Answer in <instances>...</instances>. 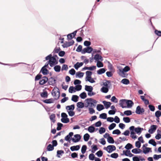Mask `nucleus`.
<instances>
[{
    "label": "nucleus",
    "instance_id": "obj_1",
    "mask_svg": "<svg viewBox=\"0 0 161 161\" xmlns=\"http://www.w3.org/2000/svg\"><path fill=\"white\" fill-rule=\"evenodd\" d=\"M86 103L88 105L85 106V107L87 108L90 105V107H95L96 104L97 103L96 100L93 99L92 98H87L86 100Z\"/></svg>",
    "mask_w": 161,
    "mask_h": 161
},
{
    "label": "nucleus",
    "instance_id": "obj_2",
    "mask_svg": "<svg viewBox=\"0 0 161 161\" xmlns=\"http://www.w3.org/2000/svg\"><path fill=\"white\" fill-rule=\"evenodd\" d=\"M82 87L81 85H77L76 88L73 86H70L69 89V92L70 93H72L76 91H79L81 90Z\"/></svg>",
    "mask_w": 161,
    "mask_h": 161
},
{
    "label": "nucleus",
    "instance_id": "obj_3",
    "mask_svg": "<svg viewBox=\"0 0 161 161\" xmlns=\"http://www.w3.org/2000/svg\"><path fill=\"white\" fill-rule=\"evenodd\" d=\"M56 92L58 93V96L57 98H55V100H58L60 96V92L59 88L57 86H54L51 92L52 95L53 97L56 96Z\"/></svg>",
    "mask_w": 161,
    "mask_h": 161
},
{
    "label": "nucleus",
    "instance_id": "obj_4",
    "mask_svg": "<svg viewBox=\"0 0 161 161\" xmlns=\"http://www.w3.org/2000/svg\"><path fill=\"white\" fill-rule=\"evenodd\" d=\"M103 149L108 153H111L116 150L115 146L114 145H109L107 147H104Z\"/></svg>",
    "mask_w": 161,
    "mask_h": 161
},
{
    "label": "nucleus",
    "instance_id": "obj_5",
    "mask_svg": "<svg viewBox=\"0 0 161 161\" xmlns=\"http://www.w3.org/2000/svg\"><path fill=\"white\" fill-rule=\"evenodd\" d=\"M134 128H135V127L134 126H131L129 128L130 132V136L133 139H136L137 137V136L135 135L136 132L134 131V130L133 129Z\"/></svg>",
    "mask_w": 161,
    "mask_h": 161
},
{
    "label": "nucleus",
    "instance_id": "obj_6",
    "mask_svg": "<svg viewBox=\"0 0 161 161\" xmlns=\"http://www.w3.org/2000/svg\"><path fill=\"white\" fill-rule=\"evenodd\" d=\"M145 112V109L143 108H141L140 106H138L136 109L135 113L139 115L143 114Z\"/></svg>",
    "mask_w": 161,
    "mask_h": 161
},
{
    "label": "nucleus",
    "instance_id": "obj_7",
    "mask_svg": "<svg viewBox=\"0 0 161 161\" xmlns=\"http://www.w3.org/2000/svg\"><path fill=\"white\" fill-rule=\"evenodd\" d=\"M93 49L91 47H88L82 49V54H84L86 53H90L93 51Z\"/></svg>",
    "mask_w": 161,
    "mask_h": 161
},
{
    "label": "nucleus",
    "instance_id": "obj_8",
    "mask_svg": "<svg viewBox=\"0 0 161 161\" xmlns=\"http://www.w3.org/2000/svg\"><path fill=\"white\" fill-rule=\"evenodd\" d=\"M75 43L74 41L72 40L70 42H65V43L62 45L63 48H67L70 46L73 45Z\"/></svg>",
    "mask_w": 161,
    "mask_h": 161
},
{
    "label": "nucleus",
    "instance_id": "obj_9",
    "mask_svg": "<svg viewBox=\"0 0 161 161\" xmlns=\"http://www.w3.org/2000/svg\"><path fill=\"white\" fill-rule=\"evenodd\" d=\"M42 80H40L39 82V84L40 85H43L48 82V78L46 76L42 77Z\"/></svg>",
    "mask_w": 161,
    "mask_h": 161
},
{
    "label": "nucleus",
    "instance_id": "obj_10",
    "mask_svg": "<svg viewBox=\"0 0 161 161\" xmlns=\"http://www.w3.org/2000/svg\"><path fill=\"white\" fill-rule=\"evenodd\" d=\"M47 89L48 88L46 87L43 90V92L40 93L41 97L44 98H47L48 96V94L47 92L46 91H45V89Z\"/></svg>",
    "mask_w": 161,
    "mask_h": 161
},
{
    "label": "nucleus",
    "instance_id": "obj_11",
    "mask_svg": "<svg viewBox=\"0 0 161 161\" xmlns=\"http://www.w3.org/2000/svg\"><path fill=\"white\" fill-rule=\"evenodd\" d=\"M158 127V126L156 125H152L150 126V128L149 129L148 132L150 134H152L155 132Z\"/></svg>",
    "mask_w": 161,
    "mask_h": 161
},
{
    "label": "nucleus",
    "instance_id": "obj_12",
    "mask_svg": "<svg viewBox=\"0 0 161 161\" xmlns=\"http://www.w3.org/2000/svg\"><path fill=\"white\" fill-rule=\"evenodd\" d=\"M74 138H73L72 142L74 143H76L79 142L81 138V136L80 134H76L74 135Z\"/></svg>",
    "mask_w": 161,
    "mask_h": 161
},
{
    "label": "nucleus",
    "instance_id": "obj_13",
    "mask_svg": "<svg viewBox=\"0 0 161 161\" xmlns=\"http://www.w3.org/2000/svg\"><path fill=\"white\" fill-rule=\"evenodd\" d=\"M133 102L130 100L126 99V108H130L134 105Z\"/></svg>",
    "mask_w": 161,
    "mask_h": 161
},
{
    "label": "nucleus",
    "instance_id": "obj_14",
    "mask_svg": "<svg viewBox=\"0 0 161 161\" xmlns=\"http://www.w3.org/2000/svg\"><path fill=\"white\" fill-rule=\"evenodd\" d=\"M94 59L95 60V62H96V61H100L99 60H100L101 61H102L103 60V58L102 57L98 54H96L95 55L94 57Z\"/></svg>",
    "mask_w": 161,
    "mask_h": 161
},
{
    "label": "nucleus",
    "instance_id": "obj_15",
    "mask_svg": "<svg viewBox=\"0 0 161 161\" xmlns=\"http://www.w3.org/2000/svg\"><path fill=\"white\" fill-rule=\"evenodd\" d=\"M126 99H121L119 101V105L120 106L123 108H126V106L124 105L126 104Z\"/></svg>",
    "mask_w": 161,
    "mask_h": 161
},
{
    "label": "nucleus",
    "instance_id": "obj_16",
    "mask_svg": "<svg viewBox=\"0 0 161 161\" xmlns=\"http://www.w3.org/2000/svg\"><path fill=\"white\" fill-rule=\"evenodd\" d=\"M55 100L54 98H50L48 99L42 100V101L45 103L47 104H50L54 103V100Z\"/></svg>",
    "mask_w": 161,
    "mask_h": 161
},
{
    "label": "nucleus",
    "instance_id": "obj_17",
    "mask_svg": "<svg viewBox=\"0 0 161 161\" xmlns=\"http://www.w3.org/2000/svg\"><path fill=\"white\" fill-rule=\"evenodd\" d=\"M91 133H92L95 131V127H94V125H92L88 127L87 129H85Z\"/></svg>",
    "mask_w": 161,
    "mask_h": 161
},
{
    "label": "nucleus",
    "instance_id": "obj_18",
    "mask_svg": "<svg viewBox=\"0 0 161 161\" xmlns=\"http://www.w3.org/2000/svg\"><path fill=\"white\" fill-rule=\"evenodd\" d=\"M118 74L119 76L123 78H127L128 75V74L126 72L119 70V72H118Z\"/></svg>",
    "mask_w": 161,
    "mask_h": 161
},
{
    "label": "nucleus",
    "instance_id": "obj_19",
    "mask_svg": "<svg viewBox=\"0 0 161 161\" xmlns=\"http://www.w3.org/2000/svg\"><path fill=\"white\" fill-rule=\"evenodd\" d=\"M42 73L43 75H45L49 73V71L46 68H42L40 71V73Z\"/></svg>",
    "mask_w": 161,
    "mask_h": 161
},
{
    "label": "nucleus",
    "instance_id": "obj_20",
    "mask_svg": "<svg viewBox=\"0 0 161 161\" xmlns=\"http://www.w3.org/2000/svg\"><path fill=\"white\" fill-rule=\"evenodd\" d=\"M133 129L134 130V131L136 132V133L138 135L140 134L142 131L143 130V128L139 126L136 128L135 127V128Z\"/></svg>",
    "mask_w": 161,
    "mask_h": 161
},
{
    "label": "nucleus",
    "instance_id": "obj_21",
    "mask_svg": "<svg viewBox=\"0 0 161 161\" xmlns=\"http://www.w3.org/2000/svg\"><path fill=\"white\" fill-rule=\"evenodd\" d=\"M102 103L104 105L105 107V108L107 109L109 108L112 104V103L110 102H107L105 100L103 101Z\"/></svg>",
    "mask_w": 161,
    "mask_h": 161
},
{
    "label": "nucleus",
    "instance_id": "obj_22",
    "mask_svg": "<svg viewBox=\"0 0 161 161\" xmlns=\"http://www.w3.org/2000/svg\"><path fill=\"white\" fill-rule=\"evenodd\" d=\"M83 64V62H77L74 64V67L76 70H77L80 67H81Z\"/></svg>",
    "mask_w": 161,
    "mask_h": 161
},
{
    "label": "nucleus",
    "instance_id": "obj_23",
    "mask_svg": "<svg viewBox=\"0 0 161 161\" xmlns=\"http://www.w3.org/2000/svg\"><path fill=\"white\" fill-rule=\"evenodd\" d=\"M75 108L74 104H72L70 105L67 106L66 107V109L68 111H74Z\"/></svg>",
    "mask_w": 161,
    "mask_h": 161
},
{
    "label": "nucleus",
    "instance_id": "obj_24",
    "mask_svg": "<svg viewBox=\"0 0 161 161\" xmlns=\"http://www.w3.org/2000/svg\"><path fill=\"white\" fill-rule=\"evenodd\" d=\"M107 70V69L105 68H102L100 69L97 70V74L98 75H101L104 73Z\"/></svg>",
    "mask_w": 161,
    "mask_h": 161
},
{
    "label": "nucleus",
    "instance_id": "obj_25",
    "mask_svg": "<svg viewBox=\"0 0 161 161\" xmlns=\"http://www.w3.org/2000/svg\"><path fill=\"white\" fill-rule=\"evenodd\" d=\"M80 148V145H77L71 147L70 149L72 151H77L79 150Z\"/></svg>",
    "mask_w": 161,
    "mask_h": 161
},
{
    "label": "nucleus",
    "instance_id": "obj_26",
    "mask_svg": "<svg viewBox=\"0 0 161 161\" xmlns=\"http://www.w3.org/2000/svg\"><path fill=\"white\" fill-rule=\"evenodd\" d=\"M131 152L134 154H138L142 152V151L140 148H136L132 150Z\"/></svg>",
    "mask_w": 161,
    "mask_h": 161
},
{
    "label": "nucleus",
    "instance_id": "obj_27",
    "mask_svg": "<svg viewBox=\"0 0 161 161\" xmlns=\"http://www.w3.org/2000/svg\"><path fill=\"white\" fill-rule=\"evenodd\" d=\"M145 149L146 150H145L144 149H143L142 152L145 154H147L149 152H152V148L148 147H145Z\"/></svg>",
    "mask_w": 161,
    "mask_h": 161
},
{
    "label": "nucleus",
    "instance_id": "obj_28",
    "mask_svg": "<svg viewBox=\"0 0 161 161\" xmlns=\"http://www.w3.org/2000/svg\"><path fill=\"white\" fill-rule=\"evenodd\" d=\"M111 81L110 80H107L106 82H103V85L104 87H107L108 88H109L110 86H111Z\"/></svg>",
    "mask_w": 161,
    "mask_h": 161
},
{
    "label": "nucleus",
    "instance_id": "obj_29",
    "mask_svg": "<svg viewBox=\"0 0 161 161\" xmlns=\"http://www.w3.org/2000/svg\"><path fill=\"white\" fill-rule=\"evenodd\" d=\"M84 75V73L81 72L80 71H78L75 74V77L76 78H81Z\"/></svg>",
    "mask_w": 161,
    "mask_h": 161
},
{
    "label": "nucleus",
    "instance_id": "obj_30",
    "mask_svg": "<svg viewBox=\"0 0 161 161\" xmlns=\"http://www.w3.org/2000/svg\"><path fill=\"white\" fill-rule=\"evenodd\" d=\"M91 147L92 148L91 152L92 153H94L98 149L97 146L95 144H93L91 146Z\"/></svg>",
    "mask_w": 161,
    "mask_h": 161
},
{
    "label": "nucleus",
    "instance_id": "obj_31",
    "mask_svg": "<svg viewBox=\"0 0 161 161\" xmlns=\"http://www.w3.org/2000/svg\"><path fill=\"white\" fill-rule=\"evenodd\" d=\"M79 99V97L77 95H72L71 98V100L72 101L76 103L77 102Z\"/></svg>",
    "mask_w": 161,
    "mask_h": 161
},
{
    "label": "nucleus",
    "instance_id": "obj_32",
    "mask_svg": "<svg viewBox=\"0 0 161 161\" xmlns=\"http://www.w3.org/2000/svg\"><path fill=\"white\" fill-rule=\"evenodd\" d=\"M86 77L85 79V80L91 77V76L92 74V72L90 71H87L86 72Z\"/></svg>",
    "mask_w": 161,
    "mask_h": 161
},
{
    "label": "nucleus",
    "instance_id": "obj_33",
    "mask_svg": "<svg viewBox=\"0 0 161 161\" xmlns=\"http://www.w3.org/2000/svg\"><path fill=\"white\" fill-rule=\"evenodd\" d=\"M104 108L103 105L101 104H98L97 106V109L99 111H100Z\"/></svg>",
    "mask_w": 161,
    "mask_h": 161
},
{
    "label": "nucleus",
    "instance_id": "obj_34",
    "mask_svg": "<svg viewBox=\"0 0 161 161\" xmlns=\"http://www.w3.org/2000/svg\"><path fill=\"white\" fill-rule=\"evenodd\" d=\"M121 82L124 84L127 85L130 84V81L128 79L124 78L121 80Z\"/></svg>",
    "mask_w": 161,
    "mask_h": 161
},
{
    "label": "nucleus",
    "instance_id": "obj_35",
    "mask_svg": "<svg viewBox=\"0 0 161 161\" xmlns=\"http://www.w3.org/2000/svg\"><path fill=\"white\" fill-rule=\"evenodd\" d=\"M77 107L80 108H82L84 107V103L82 102H78L76 104Z\"/></svg>",
    "mask_w": 161,
    "mask_h": 161
},
{
    "label": "nucleus",
    "instance_id": "obj_36",
    "mask_svg": "<svg viewBox=\"0 0 161 161\" xmlns=\"http://www.w3.org/2000/svg\"><path fill=\"white\" fill-rule=\"evenodd\" d=\"M134 147L132 144L130 143H128L125 146V148L127 150H130V149Z\"/></svg>",
    "mask_w": 161,
    "mask_h": 161
},
{
    "label": "nucleus",
    "instance_id": "obj_37",
    "mask_svg": "<svg viewBox=\"0 0 161 161\" xmlns=\"http://www.w3.org/2000/svg\"><path fill=\"white\" fill-rule=\"evenodd\" d=\"M130 68L128 66H126L124 68L119 69V70L124 71V72H127L130 70Z\"/></svg>",
    "mask_w": 161,
    "mask_h": 161
},
{
    "label": "nucleus",
    "instance_id": "obj_38",
    "mask_svg": "<svg viewBox=\"0 0 161 161\" xmlns=\"http://www.w3.org/2000/svg\"><path fill=\"white\" fill-rule=\"evenodd\" d=\"M53 69L55 72H59L61 70V66L60 65H56L54 67Z\"/></svg>",
    "mask_w": 161,
    "mask_h": 161
},
{
    "label": "nucleus",
    "instance_id": "obj_39",
    "mask_svg": "<svg viewBox=\"0 0 161 161\" xmlns=\"http://www.w3.org/2000/svg\"><path fill=\"white\" fill-rule=\"evenodd\" d=\"M53 79L52 76L48 78L49 80H48L47 85H51L53 86Z\"/></svg>",
    "mask_w": 161,
    "mask_h": 161
},
{
    "label": "nucleus",
    "instance_id": "obj_40",
    "mask_svg": "<svg viewBox=\"0 0 161 161\" xmlns=\"http://www.w3.org/2000/svg\"><path fill=\"white\" fill-rule=\"evenodd\" d=\"M149 144H151L154 147H156L157 143L155 141L154 139H151L148 142Z\"/></svg>",
    "mask_w": 161,
    "mask_h": 161
},
{
    "label": "nucleus",
    "instance_id": "obj_41",
    "mask_svg": "<svg viewBox=\"0 0 161 161\" xmlns=\"http://www.w3.org/2000/svg\"><path fill=\"white\" fill-rule=\"evenodd\" d=\"M107 142L109 143L110 144H113L115 142L113 138L111 136H109L107 138Z\"/></svg>",
    "mask_w": 161,
    "mask_h": 161
},
{
    "label": "nucleus",
    "instance_id": "obj_42",
    "mask_svg": "<svg viewBox=\"0 0 161 161\" xmlns=\"http://www.w3.org/2000/svg\"><path fill=\"white\" fill-rule=\"evenodd\" d=\"M54 149V147L51 144H49L47 147V151H51Z\"/></svg>",
    "mask_w": 161,
    "mask_h": 161
},
{
    "label": "nucleus",
    "instance_id": "obj_43",
    "mask_svg": "<svg viewBox=\"0 0 161 161\" xmlns=\"http://www.w3.org/2000/svg\"><path fill=\"white\" fill-rule=\"evenodd\" d=\"M79 96L81 99H84L87 96L86 93L84 92L80 94Z\"/></svg>",
    "mask_w": 161,
    "mask_h": 161
},
{
    "label": "nucleus",
    "instance_id": "obj_44",
    "mask_svg": "<svg viewBox=\"0 0 161 161\" xmlns=\"http://www.w3.org/2000/svg\"><path fill=\"white\" fill-rule=\"evenodd\" d=\"M90 136L87 133L84 134L83 136L84 140L85 142H87L90 138Z\"/></svg>",
    "mask_w": 161,
    "mask_h": 161
},
{
    "label": "nucleus",
    "instance_id": "obj_45",
    "mask_svg": "<svg viewBox=\"0 0 161 161\" xmlns=\"http://www.w3.org/2000/svg\"><path fill=\"white\" fill-rule=\"evenodd\" d=\"M109 89V88H108L107 87L103 86L101 88L100 91L103 93H107L108 92Z\"/></svg>",
    "mask_w": 161,
    "mask_h": 161
},
{
    "label": "nucleus",
    "instance_id": "obj_46",
    "mask_svg": "<svg viewBox=\"0 0 161 161\" xmlns=\"http://www.w3.org/2000/svg\"><path fill=\"white\" fill-rule=\"evenodd\" d=\"M55 114H52L49 116V118L50 120L54 123H55L56 121L55 119Z\"/></svg>",
    "mask_w": 161,
    "mask_h": 161
},
{
    "label": "nucleus",
    "instance_id": "obj_47",
    "mask_svg": "<svg viewBox=\"0 0 161 161\" xmlns=\"http://www.w3.org/2000/svg\"><path fill=\"white\" fill-rule=\"evenodd\" d=\"M133 113H134V112H132L130 110H127L124 111V114L127 116L131 115Z\"/></svg>",
    "mask_w": 161,
    "mask_h": 161
},
{
    "label": "nucleus",
    "instance_id": "obj_48",
    "mask_svg": "<svg viewBox=\"0 0 161 161\" xmlns=\"http://www.w3.org/2000/svg\"><path fill=\"white\" fill-rule=\"evenodd\" d=\"M42 75L40 74L39 73V74H38L36 75L35 76V81H37L39 80H40L42 79Z\"/></svg>",
    "mask_w": 161,
    "mask_h": 161
},
{
    "label": "nucleus",
    "instance_id": "obj_49",
    "mask_svg": "<svg viewBox=\"0 0 161 161\" xmlns=\"http://www.w3.org/2000/svg\"><path fill=\"white\" fill-rule=\"evenodd\" d=\"M87 147L86 145H83L81 148V152L82 154H84L86 152Z\"/></svg>",
    "mask_w": 161,
    "mask_h": 161
},
{
    "label": "nucleus",
    "instance_id": "obj_50",
    "mask_svg": "<svg viewBox=\"0 0 161 161\" xmlns=\"http://www.w3.org/2000/svg\"><path fill=\"white\" fill-rule=\"evenodd\" d=\"M99 118L101 119H106L107 118V114L106 113H103L99 115Z\"/></svg>",
    "mask_w": 161,
    "mask_h": 161
},
{
    "label": "nucleus",
    "instance_id": "obj_51",
    "mask_svg": "<svg viewBox=\"0 0 161 161\" xmlns=\"http://www.w3.org/2000/svg\"><path fill=\"white\" fill-rule=\"evenodd\" d=\"M93 89V87L91 86H88L86 85L85 86V89L88 92L89 91H90L91 90Z\"/></svg>",
    "mask_w": 161,
    "mask_h": 161
},
{
    "label": "nucleus",
    "instance_id": "obj_52",
    "mask_svg": "<svg viewBox=\"0 0 161 161\" xmlns=\"http://www.w3.org/2000/svg\"><path fill=\"white\" fill-rule=\"evenodd\" d=\"M57 125V127L56 128L57 130L58 131L60 130L61 129L62 127L63 126V124L60 122H58Z\"/></svg>",
    "mask_w": 161,
    "mask_h": 161
},
{
    "label": "nucleus",
    "instance_id": "obj_53",
    "mask_svg": "<svg viewBox=\"0 0 161 161\" xmlns=\"http://www.w3.org/2000/svg\"><path fill=\"white\" fill-rule=\"evenodd\" d=\"M103 151L100 150L98 151L96 153L95 155H96L98 157H101L103 155Z\"/></svg>",
    "mask_w": 161,
    "mask_h": 161
},
{
    "label": "nucleus",
    "instance_id": "obj_54",
    "mask_svg": "<svg viewBox=\"0 0 161 161\" xmlns=\"http://www.w3.org/2000/svg\"><path fill=\"white\" fill-rule=\"evenodd\" d=\"M123 121L125 123H129L130 122L131 119L129 117H124Z\"/></svg>",
    "mask_w": 161,
    "mask_h": 161
},
{
    "label": "nucleus",
    "instance_id": "obj_55",
    "mask_svg": "<svg viewBox=\"0 0 161 161\" xmlns=\"http://www.w3.org/2000/svg\"><path fill=\"white\" fill-rule=\"evenodd\" d=\"M61 121L62 123L66 124L69 122V119L68 118H61Z\"/></svg>",
    "mask_w": 161,
    "mask_h": 161
},
{
    "label": "nucleus",
    "instance_id": "obj_56",
    "mask_svg": "<svg viewBox=\"0 0 161 161\" xmlns=\"http://www.w3.org/2000/svg\"><path fill=\"white\" fill-rule=\"evenodd\" d=\"M116 125L115 123L111 124L108 127V128L109 130H111L114 129L116 126Z\"/></svg>",
    "mask_w": 161,
    "mask_h": 161
},
{
    "label": "nucleus",
    "instance_id": "obj_57",
    "mask_svg": "<svg viewBox=\"0 0 161 161\" xmlns=\"http://www.w3.org/2000/svg\"><path fill=\"white\" fill-rule=\"evenodd\" d=\"M105 131L106 129L103 127H101L99 130V132L100 134H102L104 133L105 132Z\"/></svg>",
    "mask_w": 161,
    "mask_h": 161
},
{
    "label": "nucleus",
    "instance_id": "obj_58",
    "mask_svg": "<svg viewBox=\"0 0 161 161\" xmlns=\"http://www.w3.org/2000/svg\"><path fill=\"white\" fill-rule=\"evenodd\" d=\"M95 155L92 153L90 154L89 155V159L92 161H93L95 159Z\"/></svg>",
    "mask_w": 161,
    "mask_h": 161
},
{
    "label": "nucleus",
    "instance_id": "obj_59",
    "mask_svg": "<svg viewBox=\"0 0 161 161\" xmlns=\"http://www.w3.org/2000/svg\"><path fill=\"white\" fill-rule=\"evenodd\" d=\"M110 157L114 158H117L119 157V155L117 153H114L110 155Z\"/></svg>",
    "mask_w": 161,
    "mask_h": 161
},
{
    "label": "nucleus",
    "instance_id": "obj_60",
    "mask_svg": "<svg viewBox=\"0 0 161 161\" xmlns=\"http://www.w3.org/2000/svg\"><path fill=\"white\" fill-rule=\"evenodd\" d=\"M81 83V81L78 79H75L74 81V84L76 86L80 85Z\"/></svg>",
    "mask_w": 161,
    "mask_h": 161
},
{
    "label": "nucleus",
    "instance_id": "obj_61",
    "mask_svg": "<svg viewBox=\"0 0 161 161\" xmlns=\"http://www.w3.org/2000/svg\"><path fill=\"white\" fill-rule=\"evenodd\" d=\"M121 133L120 130L119 129H116L114 130L112 132L113 134H116L117 135H119Z\"/></svg>",
    "mask_w": 161,
    "mask_h": 161
},
{
    "label": "nucleus",
    "instance_id": "obj_62",
    "mask_svg": "<svg viewBox=\"0 0 161 161\" xmlns=\"http://www.w3.org/2000/svg\"><path fill=\"white\" fill-rule=\"evenodd\" d=\"M126 153H127V154H125V155L126 156L131 157L134 156V155L131 153L130 150H127L126 152Z\"/></svg>",
    "mask_w": 161,
    "mask_h": 161
},
{
    "label": "nucleus",
    "instance_id": "obj_63",
    "mask_svg": "<svg viewBox=\"0 0 161 161\" xmlns=\"http://www.w3.org/2000/svg\"><path fill=\"white\" fill-rule=\"evenodd\" d=\"M102 122L101 120H99L97 122H96L95 124H93L94 125V126H96V127H99L101 126L102 125Z\"/></svg>",
    "mask_w": 161,
    "mask_h": 161
},
{
    "label": "nucleus",
    "instance_id": "obj_64",
    "mask_svg": "<svg viewBox=\"0 0 161 161\" xmlns=\"http://www.w3.org/2000/svg\"><path fill=\"white\" fill-rule=\"evenodd\" d=\"M161 158V154L157 155L154 154L153 156V158L155 160H158Z\"/></svg>",
    "mask_w": 161,
    "mask_h": 161
}]
</instances>
